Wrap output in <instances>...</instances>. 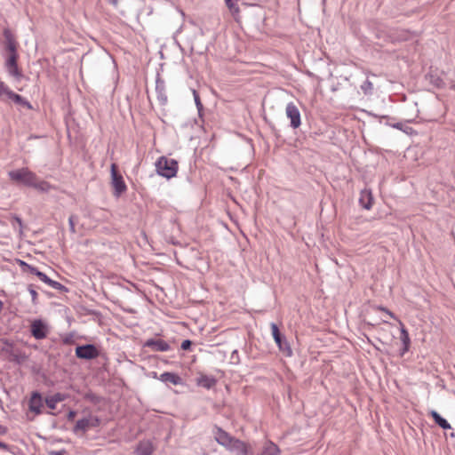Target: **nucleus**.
Segmentation results:
<instances>
[{
  "instance_id": "nucleus-1",
  "label": "nucleus",
  "mask_w": 455,
  "mask_h": 455,
  "mask_svg": "<svg viewBox=\"0 0 455 455\" xmlns=\"http://www.w3.org/2000/svg\"><path fill=\"white\" fill-rule=\"evenodd\" d=\"M156 169L158 175L171 179L177 174L178 162L172 158L160 156L156 163Z\"/></svg>"
},
{
  "instance_id": "nucleus-2",
  "label": "nucleus",
  "mask_w": 455,
  "mask_h": 455,
  "mask_svg": "<svg viewBox=\"0 0 455 455\" xmlns=\"http://www.w3.org/2000/svg\"><path fill=\"white\" fill-rule=\"evenodd\" d=\"M9 178L13 182L32 188L36 174L28 168H20L9 172Z\"/></svg>"
},
{
  "instance_id": "nucleus-3",
  "label": "nucleus",
  "mask_w": 455,
  "mask_h": 455,
  "mask_svg": "<svg viewBox=\"0 0 455 455\" xmlns=\"http://www.w3.org/2000/svg\"><path fill=\"white\" fill-rule=\"evenodd\" d=\"M4 343V347L2 348V351L7 355V359L10 362H13L16 364H22L28 359L26 353L23 350L15 347L8 339H5Z\"/></svg>"
},
{
  "instance_id": "nucleus-4",
  "label": "nucleus",
  "mask_w": 455,
  "mask_h": 455,
  "mask_svg": "<svg viewBox=\"0 0 455 455\" xmlns=\"http://www.w3.org/2000/svg\"><path fill=\"white\" fill-rule=\"evenodd\" d=\"M111 184L114 188L113 196L115 197L121 196L127 190V186L116 164H111Z\"/></svg>"
},
{
  "instance_id": "nucleus-5",
  "label": "nucleus",
  "mask_w": 455,
  "mask_h": 455,
  "mask_svg": "<svg viewBox=\"0 0 455 455\" xmlns=\"http://www.w3.org/2000/svg\"><path fill=\"white\" fill-rule=\"evenodd\" d=\"M272 336L274 338L275 342L278 346L279 349L286 355L291 356L292 355V350L290 347L289 342L287 341L285 336H283L279 331L278 326L275 323H270Z\"/></svg>"
},
{
  "instance_id": "nucleus-6",
  "label": "nucleus",
  "mask_w": 455,
  "mask_h": 455,
  "mask_svg": "<svg viewBox=\"0 0 455 455\" xmlns=\"http://www.w3.org/2000/svg\"><path fill=\"white\" fill-rule=\"evenodd\" d=\"M100 351L94 344H85L76 347V356L79 359L92 360L99 356Z\"/></svg>"
},
{
  "instance_id": "nucleus-7",
  "label": "nucleus",
  "mask_w": 455,
  "mask_h": 455,
  "mask_svg": "<svg viewBox=\"0 0 455 455\" xmlns=\"http://www.w3.org/2000/svg\"><path fill=\"white\" fill-rule=\"evenodd\" d=\"M18 53L9 54L7 57L4 66L7 73L14 77L17 81H20L22 78V72L18 66Z\"/></svg>"
},
{
  "instance_id": "nucleus-8",
  "label": "nucleus",
  "mask_w": 455,
  "mask_h": 455,
  "mask_svg": "<svg viewBox=\"0 0 455 455\" xmlns=\"http://www.w3.org/2000/svg\"><path fill=\"white\" fill-rule=\"evenodd\" d=\"M30 333L36 339H43L49 333L48 325L43 320L36 319L30 324Z\"/></svg>"
},
{
  "instance_id": "nucleus-9",
  "label": "nucleus",
  "mask_w": 455,
  "mask_h": 455,
  "mask_svg": "<svg viewBox=\"0 0 455 455\" xmlns=\"http://www.w3.org/2000/svg\"><path fill=\"white\" fill-rule=\"evenodd\" d=\"M285 113L288 118L291 120V126L293 129H296L300 126L301 119H300V112L297 106L293 102H290L287 104L285 108Z\"/></svg>"
},
{
  "instance_id": "nucleus-10",
  "label": "nucleus",
  "mask_w": 455,
  "mask_h": 455,
  "mask_svg": "<svg viewBox=\"0 0 455 455\" xmlns=\"http://www.w3.org/2000/svg\"><path fill=\"white\" fill-rule=\"evenodd\" d=\"M156 92L157 95V100L159 101V104L162 106H165L168 102L165 82L161 77L159 73H157L156 77Z\"/></svg>"
},
{
  "instance_id": "nucleus-11",
  "label": "nucleus",
  "mask_w": 455,
  "mask_h": 455,
  "mask_svg": "<svg viewBox=\"0 0 455 455\" xmlns=\"http://www.w3.org/2000/svg\"><path fill=\"white\" fill-rule=\"evenodd\" d=\"M144 347H149L155 352H166L171 349V346L161 339H148L145 341Z\"/></svg>"
},
{
  "instance_id": "nucleus-12",
  "label": "nucleus",
  "mask_w": 455,
  "mask_h": 455,
  "mask_svg": "<svg viewBox=\"0 0 455 455\" xmlns=\"http://www.w3.org/2000/svg\"><path fill=\"white\" fill-rule=\"evenodd\" d=\"M3 36L4 37L5 49L10 52L9 54L18 53L17 42L12 32L6 28L3 31Z\"/></svg>"
},
{
  "instance_id": "nucleus-13",
  "label": "nucleus",
  "mask_w": 455,
  "mask_h": 455,
  "mask_svg": "<svg viewBox=\"0 0 455 455\" xmlns=\"http://www.w3.org/2000/svg\"><path fill=\"white\" fill-rule=\"evenodd\" d=\"M43 405V398L41 394L36 391L33 392L28 402L29 410L38 415L42 413Z\"/></svg>"
},
{
  "instance_id": "nucleus-14",
  "label": "nucleus",
  "mask_w": 455,
  "mask_h": 455,
  "mask_svg": "<svg viewBox=\"0 0 455 455\" xmlns=\"http://www.w3.org/2000/svg\"><path fill=\"white\" fill-rule=\"evenodd\" d=\"M158 379L164 383H172L174 386L182 385L183 379L176 373L165 371L160 375Z\"/></svg>"
},
{
  "instance_id": "nucleus-15",
  "label": "nucleus",
  "mask_w": 455,
  "mask_h": 455,
  "mask_svg": "<svg viewBox=\"0 0 455 455\" xmlns=\"http://www.w3.org/2000/svg\"><path fill=\"white\" fill-rule=\"evenodd\" d=\"M212 433L214 435L215 441L221 446L228 443V441L232 437L231 435L218 426L214 427Z\"/></svg>"
},
{
  "instance_id": "nucleus-16",
  "label": "nucleus",
  "mask_w": 455,
  "mask_h": 455,
  "mask_svg": "<svg viewBox=\"0 0 455 455\" xmlns=\"http://www.w3.org/2000/svg\"><path fill=\"white\" fill-rule=\"evenodd\" d=\"M359 203L361 206L366 210H370L372 207L373 196L371 190L363 189L361 191Z\"/></svg>"
},
{
  "instance_id": "nucleus-17",
  "label": "nucleus",
  "mask_w": 455,
  "mask_h": 455,
  "mask_svg": "<svg viewBox=\"0 0 455 455\" xmlns=\"http://www.w3.org/2000/svg\"><path fill=\"white\" fill-rule=\"evenodd\" d=\"M401 325V335L400 339L403 343V348L401 351V355H403L406 352L409 351L410 344H411V339L409 336L408 331L405 329L404 325L400 322Z\"/></svg>"
},
{
  "instance_id": "nucleus-18",
  "label": "nucleus",
  "mask_w": 455,
  "mask_h": 455,
  "mask_svg": "<svg viewBox=\"0 0 455 455\" xmlns=\"http://www.w3.org/2000/svg\"><path fill=\"white\" fill-rule=\"evenodd\" d=\"M96 424H91L89 419L84 418L76 421L73 432L77 434L78 432L85 433L90 427H95Z\"/></svg>"
},
{
  "instance_id": "nucleus-19",
  "label": "nucleus",
  "mask_w": 455,
  "mask_h": 455,
  "mask_svg": "<svg viewBox=\"0 0 455 455\" xmlns=\"http://www.w3.org/2000/svg\"><path fill=\"white\" fill-rule=\"evenodd\" d=\"M231 452H235L236 455H248L249 454V449H248V446L247 444L237 439L236 440H233V446H232V450L230 451Z\"/></svg>"
},
{
  "instance_id": "nucleus-20",
  "label": "nucleus",
  "mask_w": 455,
  "mask_h": 455,
  "mask_svg": "<svg viewBox=\"0 0 455 455\" xmlns=\"http://www.w3.org/2000/svg\"><path fill=\"white\" fill-rule=\"evenodd\" d=\"M216 382L217 380L214 377L208 375H201L196 380L198 386L206 389H211L213 387L216 385Z\"/></svg>"
},
{
  "instance_id": "nucleus-21",
  "label": "nucleus",
  "mask_w": 455,
  "mask_h": 455,
  "mask_svg": "<svg viewBox=\"0 0 455 455\" xmlns=\"http://www.w3.org/2000/svg\"><path fill=\"white\" fill-rule=\"evenodd\" d=\"M429 414L432 417V419H434L435 423L437 426H439L441 428H443L444 430L451 428L450 423L444 418H443L436 411L432 410L429 412Z\"/></svg>"
},
{
  "instance_id": "nucleus-22",
  "label": "nucleus",
  "mask_w": 455,
  "mask_h": 455,
  "mask_svg": "<svg viewBox=\"0 0 455 455\" xmlns=\"http://www.w3.org/2000/svg\"><path fill=\"white\" fill-rule=\"evenodd\" d=\"M153 446L150 442H140L136 449L137 455H152Z\"/></svg>"
},
{
  "instance_id": "nucleus-23",
  "label": "nucleus",
  "mask_w": 455,
  "mask_h": 455,
  "mask_svg": "<svg viewBox=\"0 0 455 455\" xmlns=\"http://www.w3.org/2000/svg\"><path fill=\"white\" fill-rule=\"evenodd\" d=\"M280 450L273 442H266L260 454L258 455H279Z\"/></svg>"
},
{
  "instance_id": "nucleus-24",
  "label": "nucleus",
  "mask_w": 455,
  "mask_h": 455,
  "mask_svg": "<svg viewBox=\"0 0 455 455\" xmlns=\"http://www.w3.org/2000/svg\"><path fill=\"white\" fill-rule=\"evenodd\" d=\"M63 400H64V395L60 394V393H57V394H54L52 396L47 397L45 399V403H46L48 408H50L52 410H54L56 408V404L59 402H61Z\"/></svg>"
},
{
  "instance_id": "nucleus-25",
  "label": "nucleus",
  "mask_w": 455,
  "mask_h": 455,
  "mask_svg": "<svg viewBox=\"0 0 455 455\" xmlns=\"http://www.w3.org/2000/svg\"><path fill=\"white\" fill-rule=\"evenodd\" d=\"M34 184L32 188L41 192H49L52 188V186L49 182L39 180L37 176L35 179Z\"/></svg>"
},
{
  "instance_id": "nucleus-26",
  "label": "nucleus",
  "mask_w": 455,
  "mask_h": 455,
  "mask_svg": "<svg viewBox=\"0 0 455 455\" xmlns=\"http://www.w3.org/2000/svg\"><path fill=\"white\" fill-rule=\"evenodd\" d=\"M11 100H12L15 104L20 105L23 108H26L28 109H32V105L28 100H27L25 98H23L21 95L13 93L12 94Z\"/></svg>"
},
{
  "instance_id": "nucleus-27",
  "label": "nucleus",
  "mask_w": 455,
  "mask_h": 455,
  "mask_svg": "<svg viewBox=\"0 0 455 455\" xmlns=\"http://www.w3.org/2000/svg\"><path fill=\"white\" fill-rule=\"evenodd\" d=\"M17 263L21 267L23 272H29L30 274L34 275L37 269V267L28 264L22 259H17Z\"/></svg>"
},
{
  "instance_id": "nucleus-28",
  "label": "nucleus",
  "mask_w": 455,
  "mask_h": 455,
  "mask_svg": "<svg viewBox=\"0 0 455 455\" xmlns=\"http://www.w3.org/2000/svg\"><path fill=\"white\" fill-rule=\"evenodd\" d=\"M361 90L363 91L364 95H371L373 92V84L370 80H365L361 84Z\"/></svg>"
},
{
  "instance_id": "nucleus-29",
  "label": "nucleus",
  "mask_w": 455,
  "mask_h": 455,
  "mask_svg": "<svg viewBox=\"0 0 455 455\" xmlns=\"http://www.w3.org/2000/svg\"><path fill=\"white\" fill-rule=\"evenodd\" d=\"M12 92L3 81L0 80V96H6L9 100L12 96Z\"/></svg>"
},
{
  "instance_id": "nucleus-30",
  "label": "nucleus",
  "mask_w": 455,
  "mask_h": 455,
  "mask_svg": "<svg viewBox=\"0 0 455 455\" xmlns=\"http://www.w3.org/2000/svg\"><path fill=\"white\" fill-rule=\"evenodd\" d=\"M225 3L232 14H236L240 12L236 0H225Z\"/></svg>"
},
{
  "instance_id": "nucleus-31",
  "label": "nucleus",
  "mask_w": 455,
  "mask_h": 455,
  "mask_svg": "<svg viewBox=\"0 0 455 455\" xmlns=\"http://www.w3.org/2000/svg\"><path fill=\"white\" fill-rule=\"evenodd\" d=\"M192 92H193V96H194V100H195V103H196V108L198 110L199 115H201V112H202V110L204 108L203 103H202V101L200 100L198 92L196 90H192Z\"/></svg>"
},
{
  "instance_id": "nucleus-32",
  "label": "nucleus",
  "mask_w": 455,
  "mask_h": 455,
  "mask_svg": "<svg viewBox=\"0 0 455 455\" xmlns=\"http://www.w3.org/2000/svg\"><path fill=\"white\" fill-rule=\"evenodd\" d=\"M392 127L397 129V130H400V131H403L405 133L409 134L412 132V128L411 127H409V126H406L404 124L401 123V122H398V123H395L394 124H392Z\"/></svg>"
},
{
  "instance_id": "nucleus-33",
  "label": "nucleus",
  "mask_w": 455,
  "mask_h": 455,
  "mask_svg": "<svg viewBox=\"0 0 455 455\" xmlns=\"http://www.w3.org/2000/svg\"><path fill=\"white\" fill-rule=\"evenodd\" d=\"M49 286H51L52 288H53L57 291H60V292H67L68 291V289L66 286H64L60 283L54 281V280H52Z\"/></svg>"
},
{
  "instance_id": "nucleus-34",
  "label": "nucleus",
  "mask_w": 455,
  "mask_h": 455,
  "mask_svg": "<svg viewBox=\"0 0 455 455\" xmlns=\"http://www.w3.org/2000/svg\"><path fill=\"white\" fill-rule=\"evenodd\" d=\"M34 275H36L42 282H44V283H46L48 285H50V283L52 280L50 277H48L44 273L38 270V268L36 269V271Z\"/></svg>"
},
{
  "instance_id": "nucleus-35",
  "label": "nucleus",
  "mask_w": 455,
  "mask_h": 455,
  "mask_svg": "<svg viewBox=\"0 0 455 455\" xmlns=\"http://www.w3.org/2000/svg\"><path fill=\"white\" fill-rule=\"evenodd\" d=\"M78 220V217L76 215H70L68 218V225H69V230L71 233H76V221Z\"/></svg>"
},
{
  "instance_id": "nucleus-36",
  "label": "nucleus",
  "mask_w": 455,
  "mask_h": 455,
  "mask_svg": "<svg viewBox=\"0 0 455 455\" xmlns=\"http://www.w3.org/2000/svg\"><path fill=\"white\" fill-rule=\"evenodd\" d=\"M28 292L31 295L32 303L34 305H36L37 304V296H38V294H37L36 291L35 290L34 286L32 284H29L28 286Z\"/></svg>"
},
{
  "instance_id": "nucleus-37",
  "label": "nucleus",
  "mask_w": 455,
  "mask_h": 455,
  "mask_svg": "<svg viewBox=\"0 0 455 455\" xmlns=\"http://www.w3.org/2000/svg\"><path fill=\"white\" fill-rule=\"evenodd\" d=\"M431 83L437 88H442L444 86V82L439 76H431Z\"/></svg>"
},
{
  "instance_id": "nucleus-38",
  "label": "nucleus",
  "mask_w": 455,
  "mask_h": 455,
  "mask_svg": "<svg viewBox=\"0 0 455 455\" xmlns=\"http://www.w3.org/2000/svg\"><path fill=\"white\" fill-rule=\"evenodd\" d=\"M62 342L63 344L65 345H71L75 342L74 340V335L69 333V334H67L63 339H62Z\"/></svg>"
},
{
  "instance_id": "nucleus-39",
  "label": "nucleus",
  "mask_w": 455,
  "mask_h": 455,
  "mask_svg": "<svg viewBox=\"0 0 455 455\" xmlns=\"http://www.w3.org/2000/svg\"><path fill=\"white\" fill-rule=\"evenodd\" d=\"M12 224L14 226L15 224H17L19 227H20V229L21 230L22 228H23V222H22V220L20 217L15 215L12 217Z\"/></svg>"
},
{
  "instance_id": "nucleus-40",
  "label": "nucleus",
  "mask_w": 455,
  "mask_h": 455,
  "mask_svg": "<svg viewBox=\"0 0 455 455\" xmlns=\"http://www.w3.org/2000/svg\"><path fill=\"white\" fill-rule=\"evenodd\" d=\"M192 346V341L190 339H184L180 345L181 349L188 350Z\"/></svg>"
},
{
  "instance_id": "nucleus-41",
  "label": "nucleus",
  "mask_w": 455,
  "mask_h": 455,
  "mask_svg": "<svg viewBox=\"0 0 455 455\" xmlns=\"http://www.w3.org/2000/svg\"><path fill=\"white\" fill-rule=\"evenodd\" d=\"M409 38V33L405 30H401L400 34L397 36L399 40H407Z\"/></svg>"
},
{
  "instance_id": "nucleus-42",
  "label": "nucleus",
  "mask_w": 455,
  "mask_h": 455,
  "mask_svg": "<svg viewBox=\"0 0 455 455\" xmlns=\"http://www.w3.org/2000/svg\"><path fill=\"white\" fill-rule=\"evenodd\" d=\"M233 440H236L235 437L232 436L228 441V443H225V445H223V447H225L228 451H231L232 450V446H233Z\"/></svg>"
},
{
  "instance_id": "nucleus-43",
  "label": "nucleus",
  "mask_w": 455,
  "mask_h": 455,
  "mask_svg": "<svg viewBox=\"0 0 455 455\" xmlns=\"http://www.w3.org/2000/svg\"><path fill=\"white\" fill-rule=\"evenodd\" d=\"M65 453H66L65 450L49 451V455H64Z\"/></svg>"
},
{
  "instance_id": "nucleus-44",
  "label": "nucleus",
  "mask_w": 455,
  "mask_h": 455,
  "mask_svg": "<svg viewBox=\"0 0 455 455\" xmlns=\"http://www.w3.org/2000/svg\"><path fill=\"white\" fill-rule=\"evenodd\" d=\"M76 415V411H72V410L69 411L68 413V420H73L75 419Z\"/></svg>"
},
{
  "instance_id": "nucleus-45",
  "label": "nucleus",
  "mask_w": 455,
  "mask_h": 455,
  "mask_svg": "<svg viewBox=\"0 0 455 455\" xmlns=\"http://www.w3.org/2000/svg\"><path fill=\"white\" fill-rule=\"evenodd\" d=\"M379 309L381 310V311H384L386 312L387 314H388L392 318H395V315L390 312L389 310L386 309L385 307H379Z\"/></svg>"
},
{
  "instance_id": "nucleus-46",
  "label": "nucleus",
  "mask_w": 455,
  "mask_h": 455,
  "mask_svg": "<svg viewBox=\"0 0 455 455\" xmlns=\"http://www.w3.org/2000/svg\"><path fill=\"white\" fill-rule=\"evenodd\" d=\"M0 449L4 450V451H8L9 450V446H8L7 443H3V442L0 441Z\"/></svg>"
},
{
  "instance_id": "nucleus-47",
  "label": "nucleus",
  "mask_w": 455,
  "mask_h": 455,
  "mask_svg": "<svg viewBox=\"0 0 455 455\" xmlns=\"http://www.w3.org/2000/svg\"><path fill=\"white\" fill-rule=\"evenodd\" d=\"M7 433V427L3 426V425H0V435H5Z\"/></svg>"
},
{
  "instance_id": "nucleus-48",
  "label": "nucleus",
  "mask_w": 455,
  "mask_h": 455,
  "mask_svg": "<svg viewBox=\"0 0 455 455\" xmlns=\"http://www.w3.org/2000/svg\"><path fill=\"white\" fill-rule=\"evenodd\" d=\"M109 2L115 7H117L118 0H110Z\"/></svg>"
},
{
  "instance_id": "nucleus-49",
  "label": "nucleus",
  "mask_w": 455,
  "mask_h": 455,
  "mask_svg": "<svg viewBox=\"0 0 455 455\" xmlns=\"http://www.w3.org/2000/svg\"><path fill=\"white\" fill-rule=\"evenodd\" d=\"M91 424H96V427H97L99 424V419H95L93 422L91 421Z\"/></svg>"
}]
</instances>
